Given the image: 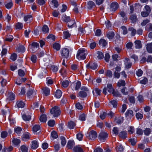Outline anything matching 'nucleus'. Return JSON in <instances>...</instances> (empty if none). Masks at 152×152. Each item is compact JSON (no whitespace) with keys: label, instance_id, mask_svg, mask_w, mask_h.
<instances>
[{"label":"nucleus","instance_id":"obj_44","mask_svg":"<svg viewBox=\"0 0 152 152\" xmlns=\"http://www.w3.org/2000/svg\"><path fill=\"white\" fill-rule=\"evenodd\" d=\"M99 45H101L103 46H105L107 44V42L106 41L103 39H101L99 42Z\"/></svg>","mask_w":152,"mask_h":152},{"label":"nucleus","instance_id":"obj_4","mask_svg":"<svg viewBox=\"0 0 152 152\" xmlns=\"http://www.w3.org/2000/svg\"><path fill=\"white\" fill-rule=\"evenodd\" d=\"M108 137L107 134L104 132H101L98 137L99 140L102 142H104Z\"/></svg>","mask_w":152,"mask_h":152},{"label":"nucleus","instance_id":"obj_51","mask_svg":"<svg viewBox=\"0 0 152 152\" xmlns=\"http://www.w3.org/2000/svg\"><path fill=\"white\" fill-rule=\"evenodd\" d=\"M128 132L130 134L133 133L134 132V127L132 126H129V127Z\"/></svg>","mask_w":152,"mask_h":152},{"label":"nucleus","instance_id":"obj_2","mask_svg":"<svg viewBox=\"0 0 152 152\" xmlns=\"http://www.w3.org/2000/svg\"><path fill=\"white\" fill-rule=\"evenodd\" d=\"M50 113L54 117L59 116L61 114V111L59 107L55 106L50 110Z\"/></svg>","mask_w":152,"mask_h":152},{"label":"nucleus","instance_id":"obj_52","mask_svg":"<svg viewBox=\"0 0 152 152\" xmlns=\"http://www.w3.org/2000/svg\"><path fill=\"white\" fill-rule=\"evenodd\" d=\"M116 39L115 40V43H120L121 41L120 36L118 34H116L115 36Z\"/></svg>","mask_w":152,"mask_h":152},{"label":"nucleus","instance_id":"obj_8","mask_svg":"<svg viewBox=\"0 0 152 152\" xmlns=\"http://www.w3.org/2000/svg\"><path fill=\"white\" fill-rule=\"evenodd\" d=\"M88 69H91L93 70L96 69L97 67V65L96 63H88L86 65Z\"/></svg>","mask_w":152,"mask_h":152},{"label":"nucleus","instance_id":"obj_29","mask_svg":"<svg viewBox=\"0 0 152 152\" xmlns=\"http://www.w3.org/2000/svg\"><path fill=\"white\" fill-rule=\"evenodd\" d=\"M78 96L82 98H85L87 95L86 92L83 91H80L78 93Z\"/></svg>","mask_w":152,"mask_h":152},{"label":"nucleus","instance_id":"obj_64","mask_svg":"<svg viewBox=\"0 0 152 152\" xmlns=\"http://www.w3.org/2000/svg\"><path fill=\"white\" fill-rule=\"evenodd\" d=\"M146 29L148 31L152 30V24L150 23L147 25L146 27Z\"/></svg>","mask_w":152,"mask_h":152},{"label":"nucleus","instance_id":"obj_49","mask_svg":"<svg viewBox=\"0 0 152 152\" xmlns=\"http://www.w3.org/2000/svg\"><path fill=\"white\" fill-rule=\"evenodd\" d=\"M61 85L64 87L66 88L69 86V82L68 80H65L62 82Z\"/></svg>","mask_w":152,"mask_h":152},{"label":"nucleus","instance_id":"obj_21","mask_svg":"<svg viewBox=\"0 0 152 152\" xmlns=\"http://www.w3.org/2000/svg\"><path fill=\"white\" fill-rule=\"evenodd\" d=\"M75 145V142L74 141L70 140H69L67 143V146L69 149H71L73 146Z\"/></svg>","mask_w":152,"mask_h":152},{"label":"nucleus","instance_id":"obj_27","mask_svg":"<svg viewBox=\"0 0 152 152\" xmlns=\"http://www.w3.org/2000/svg\"><path fill=\"white\" fill-rule=\"evenodd\" d=\"M115 120L118 124H120L123 122L124 118L122 117H119L118 118H115Z\"/></svg>","mask_w":152,"mask_h":152},{"label":"nucleus","instance_id":"obj_61","mask_svg":"<svg viewBox=\"0 0 152 152\" xmlns=\"http://www.w3.org/2000/svg\"><path fill=\"white\" fill-rule=\"evenodd\" d=\"M51 136L53 139H56L58 137L57 132L55 131H53L51 132Z\"/></svg>","mask_w":152,"mask_h":152},{"label":"nucleus","instance_id":"obj_20","mask_svg":"<svg viewBox=\"0 0 152 152\" xmlns=\"http://www.w3.org/2000/svg\"><path fill=\"white\" fill-rule=\"evenodd\" d=\"M127 132L126 131H123L119 134V136L122 138H126L127 137Z\"/></svg>","mask_w":152,"mask_h":152},{"label":"nucleus","instance_id":"obj_19","mask_svg":"<svg viewBox=\"0 0 152 152\" xmlns=\"http://www.w3.org/2000/svg\"><path fill=\"white\" fill-rule=\"evenodd\" d=\"M58 6V2L56 0H52V1L51 7L52 9L57 8Z\"/></svg>","mask_w":152,"mask_h":152},{"label":"nucleus","instance_id":"obj_42","mask_svg":"<svg viewBox=\"0 0 152 152\" xmlns=\"http://www.w3.org/2000/svg\"><path fill=\"white\" fill-rule=\"evenodd\" d=\"M53 47L54 49H56V50H59L60 48V45L58 43H55L53 45Z\"/></svg>","mask_w":152,"mask_h":152},{"label":"nucleus","instance_id":"obj_9","mask_svg":"<svg viewBox=\"0 0 152 152\" xmlns=\"http://www.w3.org/2000/svg\"><path fill=\"white\" fill-rule=\"evenodd\" d=\"M31 113H23L22 115L23 119L25 121H29L31 119Z\"/></svg>","mask_w":152,"mask_h":152},{"label":"nucleus","instance_id":"obj_58","mask_svg":"<svg viewBox=\"0 0 152 152\" xmlns=\"http://www.w3.org/2000/svg\"><path fill=\"white\" fill-rule=\"evenodd\" d=\"M105 24L106 28H109L111 26V24L110 21L107 20L105 21Z\"/></svg>","mask_w":152,"mask_h":152},{"label":"nucleus","instance_id":"obj_23","mask_svg":"<svg viewBox=\"0 0 152 152\" xmlns=\"http://www.w3.org/2000/svg\"><path fill=\"white\" fill-rule=\"evenodd\" d=\"M42 90L45 95L47 96L50 94V90L48 87H46L42 88Z\"/></svg>","mask_w":152,"mask_h":152},{"label":"nucleus","instance_id":"obj_59","mask_svg":"<svg viewBox=\"0 0 152 152\" xmlns=\"http://www.w3.org/2000/svg\"><path fill=\"white\" fill-rule=\"evenodd\" d=\"M151 129L149 128H146L145 130L144 131V133L146 135H148L151 133Z\"/></svg>","mask_w":152,"mask_h":152},{"label":"nucleus","instance_id":"obj_17","mask_svg":"<svg viewBox=\"0 0 152 152\" xmlns=\"http://www.w3.org/2000/svg\"><path fill=\"white\" fill-rule=\"evenodd\" d=\"M126 62L125 63V67L127 69L130 68L132 65V63L129 61L128 58H126L125 59Z\"/></svg>","mask_w":152,"mask_h":152},{"label":"nucleus","instance_id":"obj_41","mask_svg":"<svg viewBox=\"0 0 152 152\" xmlns=\"http://www.w3.org/2000/svg\"><path fill=\"white\" fill-rule=\"evenodd\" d=\"M125 82L123 80H120L117 83V86L119 87L124 86L125 85Z\"/></svg>","mask_w":152,"mask_h":152},{"label":"nucleus","instance_id":"obj_33","mask_svg":"<svg viewBox=\"0 0 152 152\" xmlns=\"http://www.w3.org/2000/svg\"><path fill=\"white\" fill-rule=\"evenodd\" d=\"M20 150L22 152H28V147L26 145H23L21 146Z\"/></svg>","mask_w":152,"mask_h":152},{"label":"nucleus","instance_id":"obj_5","mask_svg":"<svg viewBox=\"0 0 152 152\" xmlns=\"http://www.w3.org/2000/svg\"><path fill=\"white\" fill-rule=\"evenodd\" d=\"M81 83L80 81H77V82H74L72 83L71 87L73 90H77L80 88Z\"/></svg>","mask_w":152,"mask_h":152},{"label":"nucleus","instance_id":"obj_28","mask_svg":"<svg viewBox=\"0 0 152 152\" xmlns=\"http://www.w3.org/2000/svg\"><path fill=\"white\" fill-rule=\"evenodd\" d=\"M47 117L45 114H42L40 116L39 118V120L41 122H45L47 121Z\"/></svg>","mask_w":152,"mask_h":152},{"label":"nucleus","instance_id":"obj_46","mask_svg":"<svg viewBox=\"0 0 152 152\" xmlns=\"http://www.w3.org/2000/svg\"><path fill=\"white\" fill-rule=\"evenodd\" d=\"M111 93L114 96L116 97L120 96L121 95V94L119 93L118 92L117 90L114 89Z\"/></svg>","mask_w":152,"mask_h":152},{"label":"nucleus","instance_id":"obj_22","mask_svg":"<svg viewBox=\"0 0 152 152\" xmlns=\"http://www.w3.org/2000/svg\"><path fill=\"white\" fill-rule=\"evenodd\" d=\"M71 36L68 31H65L63 32V38L65 39H68Z\"/></svg>","mask_w":152,"mask_h":152},{"label":"nucleus","instance_id":"obj_48","mask_svg":"<svg viewBox=\"0 0 152 152\" xmlns=\"http://www.w3.org/2000/svg\"><path fill=\"white\" fill-rule=\"evenodd\" d=\"M42 30L44 33H47L48 32L49 29L47 26L44 25L42 28Z\"/></svg>","mask_w":152,"mask_h":152},{"label":"nucleus","instance_id":"obj_39","mask_svg":"<svg viewBox=\"0 0 152 152\" xmlns=\"http://www.w3.org/2000/svg\"><path fill=\"white\" fill-rule=\"evenodd\" d=\"M14 131L16 133L18 134H19L22 131V129L20 127L16 126L15 128Z\"/></svg>","mask_w":152,"mask_h":152},{"label":"nucleus","instance_id":"obj_12","mask_svg":"<svg viewBox=\"0 0 152 152\" xmlns=\"http://www.w3.org/2000/svg\"><path fill=\"white\" fill-rule=\"evenodd\" d=\"M118 4L115 2L111 3L110 5V10L113 11H115L118 8Z\"/></svg>","mask_w":152,"mask_h":152},{"label":"nucleus","instance_id":"obj_38","mask_svg":"<svg viewBox=\"0 0 152 152\" xmlns=\"http://www.w3.org/2000/svg\"><path fill=\"white\" fill-rule=\"evenodd\" d=\"M40 127L39 125H35L33 127V131L34 132H36L40 129Z\"/></svg>","mask_w":152,"mask_h":152},{"label":"nucleus","instance_id":"obj_24","mask_svg":"<svg viewBox=\"0 0 152 152\" xmlns=\"http://www.w3.org/2000/svg\"><path fill=\"white\" fill-rule=\"evenodd\" d=\"M135 47L137 49H140L142 47L141 42L140 40H136L134 42Z\"/></svg>","mask_w":152,"mask_h":152},{"label":"nucleus","instance_id":"obj_30","mask_svg":"<svg viewBox=\"0 0 152 152\" xmlns=\"http://www.w3.org/2000/svg\"><path fill=\"white\" fill-rule=\"evenodd\" d=\"M16 104L18 107L22 108L24 107L25 103L22 101H20L17 102Z\"/></svg>","mask_w":152,"mask_h":152},{"label":"nucleus","instance_id":"obj_14","mask_svg":"<svg viewBox=\"0 0 152 152\" xmlns=\"http://www.w3.org/2000/svg\"><path fill=\"white\" fill-rule=\"evenodd\" d=\"M24 21L27 23H29L31 21L33 20V18L31 15H26L24 17Z\"/></svg>","mask_w":152,"mask_h":152},{"label":"nucleus","instance_id":"obj_47","mask_svg":"<svg viewBox=\"0 0 152 152\" xmlns=\"http://www.w3.org/2000/svg\"><path fill=\"white\" fill-rule=\"evenodd\" d=\"M17 50L19 52H23L25 50V47L23 46H20L17 49Z\"/></svg>","mask_w":152,"mask_h":152},{"label":"nucleus","instance_id":"obj_63","mask_svg":"<svg viewBox=\"0 0 152 152\" xmlns=\"http://www.w3.org/2000/svg\"><path fill=\"white\" fill-rule=\"evenodd\" d=\"M18 74L20 76L23 77L25 75L24 71L21 69H20L18 71Z\"/></svg>","mask_w":152,"mask_h":152},{"label":"nucleus","instance_id":"obj_3","mask_svg":"<svg viewBox=\"0 0 152 152\" xmlns=\"http://www.w3.org/2000/svg\"><path fill=\"white\" fill-rule=\"evenodd\" d=\"M61 53L63 58L67 59L69 56V50L66 48H63L61 50Z\"/></svg>","mask_w":152,"mask_h":152},{"label":"nucleus","instance_id":"obj_6","mask_svg":"<svg viewBox=\"0 0 152 152\" xmlns=\"http://www.w3.org/2000/svg\"><path fill=\"white\" fill-rule=\"evenodd\" d=\"M86 135V137L89 139L91 140H94L97 137V134L96 132L94 131H91L89 134H87Z\"/></svg>","mask_w":152,"mask_h":152},{"label":"nucleus","instance_id":"obj_34","mask_svg":"<svg viewBox=\"0 0 152 152\" xmlns=\"http://www.w3.org/2000/svg\"><path fill=\"white\" fill-rule=\"evenodd\" d=\"M29 139V134L28 133L26 134H25L23 135L22 139L23 140L26 141Z\"/></svg>","mask_w":152,"mask_h":152},{"label":"nucleus","instance_id":"obj_11","mask_svg":"<svg viewBox=\"0 0 152 152\" xmlns=\"http://www.w3.org/2000/svg\"><path fill=\"white\" fill-rule=\"evenodd\" d=\"M15 97V96L14 94L11 92H9L7 96V100L8 101L14 100Z\"/></svg>","mask_w":152,"mask_h":152},{"label":"nucleus","instance_id":"obj_50","mask_svg":"<svg viewBox=\"0 0 152 152\" xmlns=\"http://www.w3.org/2000/svg\"><path fill=\"white\" fill-rule=\"evenodd\" d=\"M96 55L98 58L100 59H102L104 57V55L102 53L100 52L97 51Z\"/></svg>","mask_w":152,"mask_h":152},{"label":"nucleus","instance_id":"obj_62","mask_svg":"<svg viewBox=\"0 0 152 152\" xmlns=\"http://www.w3.org/2000/svg\"><path fill=\"white\" fill-rule=\"evenodd\" d=\"M22 23H18L16 24V28L17 29H21L23 27Z\"/></svg>","mask_w":152,"mask_h":152},{"label":"nucleus","instance_id":"obj_18","mask_svg":"<svg viewBox=\"0 0 152 152\" xmlns=\"http://www.w3.org/2000/svg\"><path fill=\"white\" fill-rule=\"evenodd\" d=\"M74 152H83V148L79 145L73 148Z\"/></svg>","mask_w":152,"mask_h":152},{"label":"nucleus","instance_id":"obj_36","mask_svg":"<svg viewBox=\"0 0 152 152\" xmlns=\"http://www.w3.org/2000/svg\"><path fill=\"white\" fill-rule=\"evenodd\" d=\"M75 124L72 121H70L68 123V127L70 129H73L75 126Z\"/></svg>","mask_w":152,"mask_h":152},{"label":"nucleus","instance_id":"obj_7","mask_svg":"<svg viewBox=\"0 0 152 152\" xmlns=\"http://www.w3.org/2000/svg\"><path fill=\"white\" fill-rule=\"evenodd\" d=\"M125 115L126 119L129 120L134 116V113L132 110H128L126 112Z\"/></svg>","mask_w":152,"mask_h":152},{"label":"nucleus","instance_id":"obj_35","mask_svg":"<svg viewBox=\"0 0 152 152\" xmlns=\"http://www.w3.org/2000/svg\"><path fill=\"white\" fill-rule=\"evenodd\" d=\"M12 142L14 145H17L20 143V140L19 139L13 138Z\"/></svg>","mask_w":152,"mask_h":152},{"label":"nucleus","instance_id":"obj_43","mask_svg":"<svg viewBox=\"0 0 152 152\" xmlns=\"http://www.w3.org/2000/svg\"><path fill=\"white\" fill-rule=\"evenodd\" d=\"M128 30L131 32L132 35L133 36H134L136 33V30L133 27L129 28Z\"/></svg>","mask_w":152,"mask_h":152},{"label":"nucleus","instance_id":"obj_32","mask_svg":"<svg viewBox=\"0 0 152 152\" xmlns=\"http://www.w3.org/2000/svg\"><path fill=\"white\" fill-rule=\"evenodd\" d=\"M130 19L133 23H135L137 20V17L136 14H134L130 16Z\"/></svg>","mask_w":152,"mask_h":152},{"label":"nucleus","instance_id":"obj_13","mask_svg":"<svg viewBox=\"0 0 152 152\" xmlns=\"http://www.w3.org/2000/svg\"><path fill=\"white\" fill-rule=\"evenodd\" d=\"M68 23V26L69 28H72L77 27L76 23L74 20H69Z\"/></svg>","mask_w":152,"mask_h":152},{"label":"nucleus","instance_id":"obj_25","mask_svg":"<svg viewBox=\"0 0 152 152\" xmlns=\"http://www.w3.org/2000/svg\"><path fill=\"white\" fill-rule=\"evenodd\" d=\"M146 49L149 53H152V42L147 45Z\"/></svg>","mask_w":152,"mask_h":152},{"label":"nucleus","instance_id":"obj_60","mask_svg":"<svg viewBox=\"0 0 152 152\" xmlns=\"http://www.w3.org/2000/svg\"><path fill=\"white\" fill-rule=\"evenodd\" d=\"M13 39L12 35H9L7 36L5 39V40L9 42H11Z\"/></svg>","mask_w":152,"mask_h":152},{"label":"nucleus","instance_id":"obj_26","mask_svg":"<svg viewBox=\"0 0 152 152\" xmlns=\"http://www.w3.org/2000/svg\"><path fill=\"white\" fill-rule=\"evenodd\" d=\"M119 15L122 18V19L124 20H127V18L126 17V13L123 11H121L119 12Z\"/></svg>","mask_w":152,"mask_h":152},{"label":"nucleus","instance_id":"obj_10","mask_svg":"<svg viewBox=\"0 0 152 152\" xmlns=\"http://www.w3.org/2000/svg\"><path fill=\"white\" fill-rule=\"evenodd\" d=\"M31 49L32 52L34 53L39 48V45L38 43L34 42L31 45Z\"/></svg>","mask_w":152,"mask_h":152},{"label":"nucleus","instance_id":"obj_57","mask_svg":"<svg viewBox=\"0 0 152 152\" xmlns=\"http://www.w3.org/2000/svg\"><path fill=\"white\" fill-rule=\"evenodd\" d=\"M86 115L85 114L83 113L80 115L79 117V119L82 121H84L86 120Z\"/></svg>","mask_w":152,"mask_h":152},{"label":"nucleus","instance_id":"obj_15","mask_svg":"<svg viewBox=\"0 0 152 152\" xmlns=\"http://www.w3.org/2000/svg\"><path fill=\"white\" fill-rule=\"evenodd\" d=\"M114 35V33L113 31H111L107 32L106 36L108 39H110L113 38Z\"/></svg>","mask_w":152,"mask_h":152},{"label":"nucleus","instance_id":"obj_31","mask_svg":"<svg viewBox=\"0 0 152 152\" xmlns=\"http://www.w3.org/2000/svg\"><path fill=\"white\" fill-rule=\"evenodd\" d=\"M101 90L98 88H96L94 91H93V94L95 96H97L100 95Z\"/></svg>","mask_w":152,"mask_h":152},{"label":"nucleus","instance_id":"obj_53","mask_svg":"<svg viewBox=\"0 0 152 152\" xmlns=\"http://www.w3.org/2000/svg\"><path fill=\"white\" fill-rule=\"evenodd\" d=\"M79 33L80 34H83L85 33V31L83 28L81 26L78 28Z\"/></svg>","mask_w":152,"mask_h":152},{"label":"nucleus","instance_id":"obj_16","mask_svg":"<svg viewBox=\"0 0 152 152\" xmlns=\"http://www.w3.org/2000/svg\"><path fill=\"white\" fill-rule=\"evenodd\" d=\"M31 148L33 149H35L38 147V143L36 140H33L31 142Z\"/></svg>","mask_w":152,"mask_h":152},{"label":"nucleus","instance_id":"obj_1","mask_svg":"<svg viewBox=\"0 0 152 152\" xmlns=\"http://www.w3.org/2000/svg\"><path fill=\"white\" fill-rule=\"evenodd\" d=\"M87 54V51L86 49L81 48L77 51L76 58L79 60H84L86 58Z\"/></svg>","mask_w":152,"mask_h":152},{"label":"nucleus","instance_id":"obj_54","mask_svg":"<svg viewBox=\"0 0 152 152\" xmlns=\"http://www.w3.org/2000/svg\"><path fill=\"white\" fill-rule=\"evenodd\" d=\"M51 70L54 72H56L58 69V68L57 66L53 65L51 66Z\"/></svg>","mask_w":152,"mask_h":152},{"label":"nucleus","instance_id":"obj_45","mask_svg":"<svg viewBox=\"0 0 152 152\" xmlns=\"http://www.w3.org/2000/svg\"><path fill=\"white\" fill-rule=\"evenodd\" d=\"M62 19L63 21L68 23L70 20V18L66 15H63L62 17Z\"/></svg>","mask_w":152,"mask_h":152},{"label":"nucleus","instance_id":"obj_55","mask_svg":"<svg viewBox=\"0 0 152 152\" xmlns=\"http://www.w3.org/2000/svg\"><path fill=\"white\" fill-rule=\"evenodd\" d=\"M110 103L113 105V107H116L117 105V103L116 100H113L110 102Z\"/></svg>","mask_w":152,"mask_h":152},{"label":"nucleus","instance_id":"obj_56","mask_svg":"<svg viewBox=\"0 0 152 152\" xmlns=\"http://www.w3.org/2000/svg\"><path fill=\"white\" fill-rule=\"evenodd\" d=\"M107 87L108 89V91L110 93H111L114 90L111 84H107Z\"/></svg>","mask_w":152,"mask_h":152},{"label":"nucleus","instance_id":"obj_40","mask_svg":"<svg viewBox=\"0 0 152 152\" xmlns=\"http://www.w3.org/2000/svg\"><path fill=\"white\" fill-rule=\"evenodd\" d=\"M60 140H61V144L62 146H64L66 143V141L65 138L63 136L60 137Z\"/></svg>","mask_w":152,"mask_h":152},{"label":"nucleus","instance_id":"obj_37","mask_svg":"<svg viewBox=\"0 0 152 152\" xmlns=\"http://www.w3.org/2000/svg\"><path fill=\"white\" fill-rule=\"evenodd\" d=\"M62 93L61 91L59 90H57L55 93V95L57 98H59L61 96Z\"/></svg>","mask_w":152,"mask_h":152}]
</instances>
